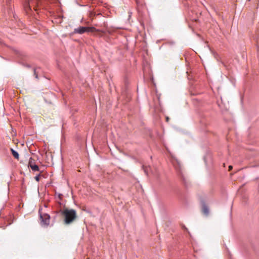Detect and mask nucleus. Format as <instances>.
<instances>
[{
  "mask_svg": "<svg viewBox=\"0 0 259 259\" xmlns=\"http://www.w3.org/2000/svg\"><path fill=\"white\" fill-rule=\"evenodd\" d=\"M64 217V223L68 225L72 223L77 218L76 211L74 209H65L62 211Z\"/></svg>",
  "mask_w": 259,
  "mask_h": 259,
  "instance_id": "f257e3e1",
  "label": "nucleus"
},
{
  "mask_svg": "<svg viewBox=\"0 0 259 259\" xmlns=\"http://www.w3.org/2000/svg\"><path fill=\"white\" fill-rule=\"evenodd\" d=\"M98 30L94 27L80 26L74 29L73 32L76 34H82L85 32H93L97 31Z\"/></svg>",
  "mask_w": 259,
  "mask_h": 259,
  "instance_id": "f03ea898",
  "label": "nucleus"
},
{
  "mask_svg": "<svg viewBox=\"0 0 259 259\" xmlns=\"http://www.w3.org/2000/svg\"><path fill=\"white\" fill-rule=\"evenodd\" d=\"M41 3V0H29L24 5L25 11L31 10V7H34L35 11H37L36 7Z\"/></svg>",
  "mask_w": 259,
  "mask_h": 259,
  "instance_id": "7ed1b4c3",
  "label": "nucleus"
},
{
  "mask_svg": "<svg viewBox=\"0 0 259 259\" xmlns=\"http://www.w3.org/2000/svg\"><path fill=\"white\" fill-rule=\"evenodd\" d=\"M39 214L41 226H48L50 224V216L48 213L42 214L39 210Z\"/></svg>",
  "mask_w": 259,
  "mask_h": 259,
  "instance_id": "20e7f679",
  "label": "nucleus"
},
{
  "mask_svg": "<svg viewBox=\"0 0 259 259\" xmlns=\"http://www.w3.org/2000/svg\"><path fill=\"white\" fill-rule=\"evenodd\" d=\"M202 212L206 215L209 213V208L205 203H203L202 205Z\"/></svg>",
  "mask_w": 259,
  "mask_h": 259,
  "instance_id": "39448f33",
  "label": "nucleus"
},
{
  "mask_svg": "<svg viewBox=\"0 0 259 259\" xmlns=\"http://www.w3.org/2000/svg\"><path fill=\"white\" fill-rule=\"evenodd\" d=\"M30 167L34 171H39V168L38 166L37 165H36L35 164H31L30 163Z\"/></svg>",
  "mask_w": 259,
  "mask_h": 259,
  "instance_id": "423d86ee",
  "label": "nucleus"
},
{
  "mask_svg": "<svg viewBox=\"0 0 259 259\" xmlns=\"http://www.w3.org/2000/svg\"><path fill=\"white\" fill-rule=\"evenodd\" d=\"M12 153L13 156L16 158L18 159L19 158V153L15 150L13 149H11Z\"/></svg>",
  "mask_w": 259,
  "mask_h": 259,
  "instance_id": "0eeeda50",
  "label": "nucleus"
},
{
  "mask_svg": "<svg viewBox=\"0 0 259 259\" xmlns=\"http://www.w3.org/2000/svg\"><path fill=\"white\" fill-rule=\"evenodd\" d=\"M35 164V162H34V160L32 159V157H30L29 158V162H28V167H30V164Z\"/></svg>",
  "mask_w": 259,
  "mask_h": 259,
  "instance_id": "6e6552de",
  "label": "nucleus"
},
{
  "mask_svg": "<svg viewBox=\"0 0 259 259\" xmlns=\"http://www.w3.org/2000/svg\"><path fill=\"white\" fill-rule=\"evenodd\" d=\"M40 175L39 174L38 175H37L35 177V180L37 181V182H38L39 181V177H40Z\"/></svg>",
  "mask_w": 259,
  "mask_h": 259,
  "instance_id": "1a4fd4ad",
  "label": "nucleus"
},
{
  "mask_svg": "<svg viewBox=\"0 0 259 259\" xmlns=\"http://www.w3.org/2000/svg\"><path fill=\"white\" fill-rule=\"evenodd\" d=\"M143 168L144 169V171L146 175H148V172L147 170V167H145L144 166H143Z\"/></svg>",
  "mask_w": 259,
  "mask_h": 259,
  "instance_id": "9d476101",
  "label": "nucleus"
},
{
  "mask_svg": "<svg viewBox=\"0 0 259 259\" xmlns=\"http://www.w3.org/2000/svg\"><path fill=\"white\" fill-rule=\"evenodd\" d=\"M34 75L36 78H38V75L36 73V69H34Z\"/></svg>",
  "mask_w": 259,
  "mask_h": 259,
  "instance_id": "9b49d317",
  "label": "nucleus"
},
{
  "mask_svg": "<svg viewBox=\"0 0 259 259\" xmlns=\"http://www.w3.org/2000/svg\"><path fill=\"white\" fill-rule=\"evenodd\" d=\"M233 168V166L232 165H230L229 166V170H231Z\"/></svg>",
  "mask_w": 259,
  "mask_h": 259,
  "instance_id": "f8f14e48",
  "label": "nucleus"
}]
</instances>
